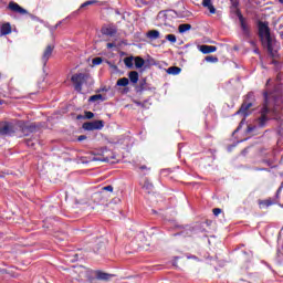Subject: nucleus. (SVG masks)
I'll list each match as a JSON object with an SVG mask.
<instances>
[{"label": "nucleus", "mask_w": 283, "mask_h": 283, "mask_svg": "<svg viewBox=\"0 0 283 283\" xmlns=\"http://www.w3.org/2000/svg\"><path fill=\"white\" fill-rule=\"evenodd\" d=\"M82 127L86 132H94L95 129L104 128L105 127V122H103V120L85 122L82 125Z\"/></svg>", "instance_id": "0eeeda50"}, {"label": "nucleus", "mask_w": 283, "mask_h": 283, "mask_svg": "<svg viewBox=\"0 0 283 283\" xmlns=\"http://www.w3.org/2000/svg\"><path fill=\"white\" fill-rule=\"evenodd\" d=\"M8 34H12V25L10 22H6L0 28V36H8Z\"/></svg>", "instance_id": "f8f14e48"}, {"label": "nucleus", "mask_w": 283, "mask_h": 283, "mask_svg": "<svg viewBox=\"0 0 283 283\" xmlns=\"http://www.w3.org/2000/svg\"><path fill=\"white\" fill-rule=\"evenodd\" d=\"M116 85H117L118 87H127V85H129V78H127V77H122V78L117 80Z\"/></svg>", "instance_id": "5701e85b"}, {"label": "nucleus", "mask_w": 283, "mask_h": 283, "mask_svg": "<svg viewBox=\"0 0 283 283\" xmlns=\"http://www.w3.org/2000/svg\"><path fill=\"white\" fill-rule=\"evenodd\" d=\"M94 3H96L95 0H88V1H86V2H84V3H82V4L80 6V9H78V10H84L85 6H94Z\"/></svg>", "instance_id": "c756f323"}, {"label": "nucleus", "mask_w": 283, "mask_h": 283, "mask_svg": "<svg viewBox=\"0 0 283 283\" xmlns=\"http://www.w3.org/2000/svg\"><path fill=\"white\" fill-rule=\"evenodd\" d=\"M15 132L14 124L10 122H0V136H12Z\"/></svg>", "instance_id": "423d86ee"}, {"label": "nucleus", "mask_w": 283, "mask_h": 283, "mask_svg": "<svg viewBox=\"0 0 283 283\" xmlns=\"http://www.w3.org/2000/svg\"><path fill=\"white\" fill-rule=\"evenodd\" d=\"M250 43H251V45H255V42H254V41H251Z\"/></svg>", "instance_id": "49530a36"}, {"label": "nucleus", "mask_w": 283, "mask_h": 283, "mask_svg": "<svg viewBox=\"0 0 283 283\" xmlns=\"http://www.w3.org/2000/svg\"><path fill=\"white\" fill-rule=\"evenodd\" d=\"M28 147H34V143H32V139H27Z\"/></svg>", "instance_id": "ea45409f"}, {"label": "nucleus", "mask_w": 283, "mask_h": 283, "mask_svg": "<svg viewBox=\"0 0 283 283\" xmlns=\"http://www.w3.org/2000/svg\"><path fill=\"white\" fill-rule=\"evenodd\" d=\"M255 132H258V126L254 125H248L247 127V134H252V136H255Z\"/></svg>", "instance_id": "cd10ccee"}, {"label": "nucleus", "mask_w": 283, "mask_h": 283, "mask_svg": "<svg viewBox=\"0 0 283 283\" xmlns=\"http://www.w3.org/2000/svg\"><path fill=\"white\" fill-rule=\"evenodd\" d=\"M142 189L146 191V193H154V184L149 181V179L144 180V185L142 186Z\"/></svg>", "instance_id": "f3484780"}, {"label": "nucleus", "mask_w": 283, "mask_h": 283, "mask_svg": "<svg viewBox=\"0 0 283 283\" xmlns=\"http://www.w3.org/2000/svg\"><path fill=\"white\" fill-rule=\"evenodd\" d=\"M199 50L202 54H213V52L218 51V46L202 44L199 46Z\"/></svg>", "instance_id": "ddd939ff"}, {"label": "nucleus", "mask_w": 283, "mask_h": 283, "mask_svg": "<svg viewBox=\"0 0 283 283\" xmlns=\"http://www.w3.org/2000/svg\"><path fill=\"white\" fill-rule=\"evenodd\" d=\"M270 83H271V80H268L265 85L269 86Z\"/></svg>", "instance_id": "c03bdc74"}, {"label": "nucleus", "mask_w": 283, "mask_h": 283, "mask_svg": "<svg viewBox=\"0 0 283 283\" xmlns=\"http://www.w3.org/2000/svg\"><path fill=\"white\" fill-rule=\"evenodd\" d=\"M71 81L75 92H83V86L87 85V83H92V76L87 73H75L72 75Z\"/></svg>", "instance_id": "20e7f679"}, {"label": "nucleus", "mask_w": 283, "mask_h": 283, "mask_svg": "<svg viewBox=\"0 0 283 283\" xmlns=\"http://www.w3.org/2000/svg\"><path fill=\"white\" fill-rule=\"evenodd\" d=\"M282 191V186L277 189L276 196H280V192Z\"/></svg>", "instance_id": "37998d69"}, {"label": "nucleus", "mask_w": 283, "mask_h": 283, "mask_svg": "<svg viewBox=\"0 0 283 283\" xmlns=\"http://www.w3.org/2000/svg\"><path fill=\"white\" fill-rule=\"evenodd\" d=\"M91 103H96V101H105V98L101 94H95L88 98Z\"/></svg>", "instance_id": "bb28decb"}, {"label": "nucleus", "mask_w": 283, "mask_h": 283, "mask_svg": "<svg viewBox=\"0 0 283 283\" xmlns=\"http://www.w3.org/2000/svg\"><path fill=\"white\" fill-rule=\"evenodd\" d=\"M128 78H129L130 83L136 85V83H138L139 75L136 71H130L128 74Z\"/></svg>", "instance_id": "4be33fe9"}, {"label": "nucleus", "mask_w": 283, "mask_h": 283, "mask_svg": "<svg viewBox=\"0 0 283 283\" xmlns=\"http://www.w3.org/2000/svg\"><path fill=\"white\" fill-rule=\"evenodd\" d=\"M92 63L93 65H101V63H103V57H94Z\"/></svg>", "instance_id": "72a5a7b5"}, {"label": "nucleus", "mask_w": 283, "mask_h": 283, "mask_svg": "<svg viewBox=\"0 0 283 283\" xmlns=\"http://www.w3.org/2000/svg\"><path fill=\"white\" fill-rule=\"evenodd\" d=\"M147 39H149V41H156L158 39H160V31L158 30H150L146 33Z\"/></svg>", "instance_id": "dca6fc26"}, {"label": "nucleus", "mask_w": 283, "mask_h": 283, "mask_svg": "<svg viewBox=\"0 0 283 283\" xmlns=\"http://www.w3.org/2000/svg\"><path fill=\"white\" fill-rule=\"evenodd\" d=\"M233 8H238V1L231 0Z\"/></svg>", "instance_id": "79ce46f5"}, {"label": "nucleus", "mask_w": 283, "mask_h": 283, "mask_svg": "<svg viewBox=\"0 0 283 283\" xmlns=\"http://www.w3.org/2000/svg\"><path fill=\"white\" fill-rule=\"evenodd\" d=\"M39 129V126L36 124H24L21 126V132L24 136H29L30 134H34Z\"/></svg>", "instance_id": "9d476101"}, {"label": "nucleus", "mask_w": 283, "mask_h": 283, "mask_svg": "<svg viewBox=\"0 0 283 283\" xmlns=\"http://www.w3.org/2000/svg\"><path fill=\"white\" fill-rule=\"evenodd\" d=\"M124 63H125L126 67L134 66V60L132 57H125Z\"/></svg>", "instance_id": "c85d7f7f"}, {"label": "nucleus", "mask_w": 283, "mask_h": 283, "mask_svg": "<svg viewBox=\"0 0 283 283\" xmlns=\"http://www.w3.org/2000/svg\"><path fill=\"white\" fill-rule=\"evenodd\" d=\"M74 273H77V277H87V268L85 266H75Z\"/></svg>", "instance_id": "a211bd4d"}, {"label": "nucleus", "mask_w": 283, "mask_h": 283, "mask_svg": "<svg viewBox=\"0 0 283 283\" xmlns=\"http://www.w3.org/2000/svg\"><path fill=\"white\" fill-rule=\"evenodd\" d=\"M145 65V59L137 56L135 57V67L137 70H140V67H143Z\"/></svg>", "instance_id": "393cba45"}, {"label": "nucleus", "mask_w": 283, "mask_h": 283, "mask_svg": "<svg viewBox=\"0 0 283 283\" xmlns=\"http://www.w3.org/2000/svg\"><path fill=\"white\" fill-rule=\"evenodd\" d=\"M102 34L104 36H116L118 29L114 25L102 28Z\"/></svg>", "instance_id": "9b49d317"}, {"label": "nucleus", "mask_w": 283, "mask_h": 283, "mask_svg": "<svg viewBox=\"0 0 283 283\" xmlns=\"http://www.w3.org/2000/svg\"><path fill=\"white\" fill-rule=\"evenodd\" d=\"M149 171H151V168L143 165L139 167V175L140 176H149Z\"/></svg>", "instance_id": "a878e982"}, {"label": "nucleus", "mask_w": 283, "mask_h": 283, "mask_svg": "<svg viewBox=\"0 0 283 283\" xmlns=\"http://www.w3.org/2000/svg\"><path fill=\"white\" fill-rule=\"evenodd\" d=\"M84 118L86 120H92V118H94V113H92L91 111L84 112Z\"/></svg>", "instance_id": "2f4dec72"}, {"label": "nucleus", "mask_w": 283, "mask_h": 283, "mask_svg": "<svg viewBox=\"0 0 283 283\" xmlns=\"http://www.w3.org/2000/svg\"><path fill=\"white\" fill-rule=\"evenodd\" d=\"M264 103L261 108V116L259 117V127H264L269 120H281L283 123L282 106L269 102V92L263 93Z\"/></svg>", "instance_id": "f257e3e1"}, {"label": "nucleus", "mask_w": 283, "mask_h": 283, "mask_svg": "<svg viewBox=\"0 0 283 283\" xmlns=\"http://www.w3.org/2000/svg\"><path fill=\"white\" fill-rule=\"evenodd\" d=\"M54 52V45L49 44L43 54H42V63L43 65H48V61H50V56H52V53Z\"/></svg>", "instance_id": "1a4fd4ad"}, {"label": "nucleus", "mask_w": 283, "mask_h": 283, "mask_svg": "<svg viewBox=\"0 0 283 283\" xmlns=\"http://www.w3.org/2000/svg\"><path fill=\"white\" fill-rule=\"evenodd\" d=\"M107 50H112L113 48H116V44L114 42H108L106 44Z\"/></svg>", "instance_id": "e433bc0d"}, {"label": "nucleus", "mask_w": 283, "mask_h": 283, "mask_svg": "<svg viewBox=\"0 0 283 283\" xmlns=\"http://www.w3.org/2000/svg\"><path fill=\"white\" fill-rule=\"evenodd\" d=\"M8 10H10L11 12H14L15 14H29L28 10H25L24 8H22L21 6H19V3L11 1L8 4Z\"/></svg>", "instance_id": "6e6552de"}, {"label": "nucleus", "mask_w": 283, "mask_h": 283, "mask_svg": "<svg viewBox=\"0 0 283 283\" xmlns=\"http://www.w3.org/2000/svg\"><path fill=\"white\" fill-rule=\"evenodd\" d=\"M253 103H255V94H253V92H250L244 96L243 103L235 113L238 116H243V119L240 122L233 134H238V132L242 129V125H244V118H247V116H251V107H253Z\"/></svg>", "instance_id": "7ed1b4c3"}, {"label": "nucleus", "mask_w": 283, "mask_h": 283, "mask_svg": "<svg viewBox=\"0 0 283 283\" xmlns=\"http://www.w3.org/2000/svg\"><path fill=\"white\" fill-rule=\"evenodd\" d=\"M237 17L239 19L241 30L243 32V35L245 39H251V27L247 23V19L244 15H242V12L240 10H237Z\"/></svg>", "instance_id": "39448f33"}, {"label": "nucleus", "mask_w": 283, "mask_h": 283, "mask_svg": "<svg viewBox=\"0 0 283 283\" xmlns=\"http://www.w3.org/2000/svg\"><path fill=\"white\" fill-rule=\"evenodd\" d=\"M207 63H218V57L213 55L206 56Z\"/></svg>", "instance_id": "7c9ffc66"}, {"label": "nucleus", "mask_w": 283, "mask_h": 283, "mask_svg": "<svg viewBox=\"0 0 283 283\" xmlns=\"http://www.w3.org/2000/svg\"><path fill=\"white\" fill-rule=\"evenodd\" d=\"M95 276H96V280H101L103 282H109V280L113 277L112 274L105 273L103 271H96Z\"/></svg>", "instance_id": "4468645a"}, {"label": "nucleus", "mask_w": 283, "mask_h": 283, "mask_svg": "<svg viewBox=\"0 0 283 283\" xmlns=\"http://www.w3.org/2000/svg\"><path fill=\"white\" fill-rule=\"evenodd\" d=\"M203 8H208L210 14H216V7L211 3V0H202Z\"/></svg>", "instance_id": "aec40b11"}, {"label": "nucleus", "mask_w": 283, "mask_h": 283, "mask_svg": "<svg viewBox=\"0 0 283 283\" xmlns=\"http://www.w3.org/2000/svg\"><path fill=\"white\" fill-rule=\"evenodd\" d=\"M0 105H3V101L0 99Z\"/></svg>", "instance_id": "de8ad7c7"}, {"label": "nucleus", "mask_w": 283, "mask_h": 283, "mask_svg": "<svg viewBox=\"0 0 283 283\" xmlns=\"http://www.w3.org/2000/svg\"><path fill=\"white\" fill-rule=\"evenodd\" d=\"M178 30H179L180 34H185V32H189V30H191V24H189V23L180 24Z\"/></svg>", "instance_id": "b1692460"}, {"label": "nucleus", "mask_w": 283, "mask_h": 283, "mask_svg": "<svg viewBox=\"0 0 283 283\" xmlns=\"http://www.w3.org/2000/svg\"><path fill=\"white\" fill-rule=\"evenodd\" d=\"M77 140L81 143V142H83V140H87V136H85V135H80L78 137H77Z\"/></svg>", "instance_id": "4c0bfd02"}, {"label": "nucleus", "mask_w": 283, "mask_h": 283, "mask_svg": "<svg viewBox=\"0 0 283 283\" xmlns=\"http://www.w3.org/2000/svg\"><path fill=\"white\" fill-rule=\"evenodd\" d=\"M102 191H109L112 193V191H114V187L113 186H106L102 188Z\"/></svg>", "instance_id": "f704fd0d"}, {"label": "nucleus", "mask_w": 283, "mask_h": 283, "mask_svg": "<svg viewBox=\"0 0 283 283\" xmlns=\"http://www.w3.org/2000/svg\"><path fill=\"white\" fill-rule=\"evenodd\" d=\"M135 105H137L138 107H145V104L143 102L139 101H134Z\"/></svg>", "instance_id": "58836bf2"}, {"label": "nucleus", "mask_w": 283, "mask_h": 283, "mask_svg": "<svg viewBox=\"0 0 283 283\" xmlns=\"http://www.w3.org/2000/svg\"><path fill=\"white\" fill-rule=\"evenodd\" d=\"M180 72H182V69H180L178 66H170L167 69V74H172V76H178V74H180Z\"/></svg>", "instance_id": "412c9836"}, {"label": "nucleus", "mask_w": 283, "mask_h": 283, "mask_svg": "<svg viewBox=\"0 0 283 283\" xmlns=\"http://www.w3.org/2000/svg\"><path fill=\"white\" fill-rule=\"evenodd\" d=\"M166 40L169 41L170 43H176L177 41L176 35L174 34L166 35Z\"/></svg>", "instance_id": "473e14b6"}, {"label": "nucleus", "mask_w": 283, "mask_h": 283, "mask_svg": "<svg viewBox=\"0 0 283 283\" xmlns=\"http://www.w3.org/2000/svg\"><path fill=\"white\" fill-rule=\"evenodd\" d=\"M277 1H279V3H281L283 6V0H277Z\"/></svg>", "instance_id": "a18cd8bd"}, {"label": "nucleus", "mask_w": 283, "mask_h": 283, "mask_svg": "<svg viewBox=\"0 0 283 283\" xmlns=\"http://www.w3.org/2000/svg\"><path fill=\"white\" fill-rule=\"evenodd\" d=\"M76 120H85V115H77Z\"/></svg>", "instance_id": "a19ab883"}, {"label": "nucleus", "mask_w": 283, "mask_h": 283, "mask_svg": "<svg viewBox=\"0 0 283 283\" xmlns=\"http://www.w3.org/2000/svg\"><path fill=\"white\" fill-rule=\"evenodd\" d=\"M258 202L260 209H268V207H272V205H275V201L271 199L259 200Z\"/></svg>", "instance_id": "6ab92c4d"}, {"label": "nucleus", "mask_w": 283, "mask_h": 283, "mask_svg": "<svg viewBox=\"0 0 283 283\" xmlns=\"http://www.w3.org/2000/svg\"><path fill=\"white\" fill-rule=\"evenodd\" d=\"M147 80L143 78L137 86H135L136 94H143L145 91H147Z\"/></svg>", "instance_id": "2eb2a0df"}, {"label": "nucleus", "mask_w": 283, "mask_h": 283, "mask_svg": "<svg viewBox=\"0 0 283 283\" xmlns=\"http://www.w3.org/2000/svg\"><path fill=\"white\" fill-rule=\"evenodd\" d=\"M212 213H213V216H220V213H222V209H220V208H214V209L212 210Z\"/></svg>", "instance_id": "c9c22d12"}, {"label": "nucleus", "mask_w": 283, "mask_h": 283, "mask_svg": "<svg viewBox=\"0 0 283 283\" xmlns=\"http://www.w3.org/2000/svg\"><path fill=\"white\" fill-rule=\"evenodd\" d=\"M258 28H259V38L262 45L266 48L271 56H275V52H276L275 45L277 44V41H275V39L271 36V29L269 28V22L259 21Z\"/></svg>", "instance_id": "f03ea898"}]
</instances>
